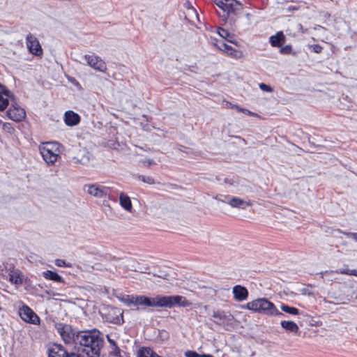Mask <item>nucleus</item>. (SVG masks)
<instances>
[{"mask_svg": "<svg viewBox=\"0 0 357 357\" xmlns=\"http://www.w3.org/2000/svg\"><path fill=\"white\" fill-rule=\"evenodd\" d=\"M56 328L66 343L75 344L77 332L74 331L70 325L59 323L56 324Z\"/></svg>", "mask_w": 357, "mask_h": 357, "instance_id": "20e7f679", "label": "nucleus"}, {"mask_svg": "<svg viewBox=\"0 0 357 357\" xmlns=\"http://www.w3.org/2000/svg\"><path fill=\"white\" fill-rule=\"evenodd\" d=\"M107 321L116 324H121L123 322V312L117 307L109 308L107 314Z\"/></svg>", "mask_w": 357, "mask_h": 357, "instance_id": "9d476101", "label": "nucleus"}, {"mask_svg": "<svg viewBox=\"0 0 357 357\" xmlns=\"http://www.w3.org/2000/svg\"><path fill=\"white\" fill-rule=\"evenodd\" d=\"M185 6L188 9L187 15L190 18V20L194 22V19H196L197 21H199V15L197 10L193 7L189 6V1H187L185 3Z\"/></svg>", "mask_w": 357, "mask_h": 357, "instance_id": "5701e85b", "label": "nucleus"}, {"mask_svg": "<svg viewBox=\"0 0 357 357\" xmlns=\"http://www.w3.org/2000/svg\"><path fill=\"white\" fill-rule=\"evenodd\" d=\"M119 203L120 205L127 211L131 212L132 209V205L130 197L123 192H121L119 195Z\"/></svg>", "mask_w": 357, "mask_h": 357, "instance_id": "a211bd4d", "label": "nucleus"}, {"mask_svg": "<svg viewBox=\"0 0 357 357\" xmlns=\"http://www.w3.org/2000/svg\"><path fill=\"white\" fill-rule=\"evenodd\" d=\"M55 265L59 267H71V264L70 263H67L65 260L60 259L55 260Z\"/></svg>", "mask_w": 357, "mask_h": 357, "instance_id": "f704fd0d", "label": "nucleus"}, {"mask_svg": "<svg viewBox=\"0 0 357 357\" xmlns=\"http://www.w3.org/2000/svg\"><path fill=\"white\" fill-rule=\"evenodd\" d=\"M139 305L151 307H168L172 308L175 305L181 307H189L192 305L185 297L176 296H161L158 295L155 297H147L146 296H139Z\"/></svg>", "mask_w": 357, "mask_h": 357, "instance_id": "f03ea898", "label": "nucleus"}, {"mask_svg": "<svg viewBox=\"0 0 357 357\" xmlns=\"http://www.w3.org/2000/svg\"><path fill=\"white\" fill-rule=\"evenodd\" d=\"M19 314L20 317L26 322H29L33 324H36L39 322V317L28 306L24 305L20 308Z\"/></svg>", "mask_w": 357, "mask_h": 357, "instance_id": "1a4fd4ad", "label": "nucleus"}, {"mask_svg": "<svg viewBox=\"0 0 357 357\" xmlns=\"http://www.w3.org/2000/svg\"><path fill=\"white\" fill-rule=\"evenodd\" d=\"M64 121L68 126L77 125L80 121V116L73 111H67L64 114Z\"/></svg>", "mask_w": 357, "mask_h": 357, "instance_id": "2eb2a0df", "label": "nucleus"}, {"mask_svg": "<svg viewBox=\"0 0 357 357\" xmlns=\"http://www.w3.org/2000/svg\"><path fill=\"white\" fill-rule=\"evenodd\" d=\"M347 236L357 241V233L349 232L347 234Z\"/></svg>", "mask_w": 357, "mask_h": 357, "instance_id": "79ce46f5", "label": "nucleus"}, {"mask_svg": "<svg viewBox=\"0 0 357 357\" xmlns=\"http://www.w3.org/2000/svg\"><path fill=\"white\" fill-rule=\"evenodd\" d=\"M233 294L234 298L238 301H243L248 296V291L247 289L241 285H236L234 287Z\"/></svg>", "mask_w": 357, "mask_h": 357, "instance_id": "dca6fc26", "label": "nucleus"}, {"mask_svg": "<svg viewBox=\"0 0 357 357\" xmlns=\"http://www.w3.org/2000/svg\"><path fill=\"white\" fill-rule=\"evenodd\" d=\"M280 325L288 332L296 333L299 330L297 324L291 321H282Z\"/></svg>", "mask_w": 357, "mask_h": 357, "instance_id": "aec40b11", "label": "nucleus"}, {"mask_svg": "<svg viewBox=\"0 0 357 357\" xmlns=\"http://www.w3.org/2000/svg\"><path fill=\"white\" fill-rule=\"evenodd\" d=\"M229 201V205L232 208L245 209L246 206H250L252 205V203L250 201H245L241 198L236 197H231V199Z\"/></svg>", "mask_w": 357, "mask_h": 357, "instance_id": "f3484780", "label": "nucleus"}, {"mask_svg": "<svg viewBox=\"0 0 357 357\" xmlns=\"http://www.w3.org/2000/svg\"><path fill=\"white\" fill-rule=\"evenodd\" d=\"M186 357H198L199 354L194 351H188L185 353Z\"/></svg>", "mask_w": 357, "mask_h": 357, "instance_id": "ea45409f", "label": "nucleus"}, {"mask_svg": "<svg viewBox=\"0 0 357 357\" xmlns=\"http://www.w3.org/2000/svg\"><path fill=\"white\" fill-rule=\"evenodd\" d=\"M259 88L262 91H266V92H271L273 91L271 86H269L268 85H267V84H266L264 83H261L259 84Z\"/></svg>", "mask_w": 357, "mask_h": 357, "instance_id": "4c0bfd02", "label": "nucleus"}, {"mask_svg": "<svg viewBox=\"0 0 357 357\" xmlns=\"http://www.w3.org/2000/svg\"><path fill=\"white\" fill-rule=\"evenodd\" d=\"M248 310L271 317H284V314L280 312L274 305L266 298H257L247 303Z\"/></svg>", "mask_w": 357, "mask_h": 357, "instance_id": "7ed1b4c3", "label": "nucleus"}, {"mask_svg": "<svg viewBox=\"0 0 357 357\" xmlns=\"http://www.w3.org/2000/svg\"><path fill=\"white\" fill-rule=\"evenodd\" d=\"M43 275L46 279L61 283L64 282V280L63 279V278L56 272H53L52 271H47L43 273Z\"/></svg>", "mask_w": 357, "mask_h": 357, "instance_id": "4be33fe9", "label": "nucleus"}, {"mask_svg": "<svg viewBox=\"0 0 357 357\" xmlns=\"http://www.w3.org/2000/svg\"><path fill=\"white\" fill-rule=\"evenodd\" d=\"M40 153L48 165H53L59 156V153L50 151V149L45 148H39Z\"/></svg>", "mask_w": 357, "mask_h": 357, "instance_id": "f8f14e48", "label": "nucleus"}, {"mask_svg": "<svg viewBox=\"0 0 357 357\" xmlns=\"http://www.w3.org/2000/svg\"><path fill=\"white\" fill-rule=\"evenodd\" d=\"M93 155L86 149H79L77 155L73 157L72 160L74 163H80L87 165L91 160Z\"/></svg>", "mask_w": 357, "mask_h": 357, "instance_id": "ddd939ff", "label": "nucleus"}, {"mask_svg": "<svg viewBox=\"0 0 357 357\" xmlns=\"http://www.w3.org/2000/svg\"><path fill=\"white\" fill-rule=\"evenodd\" d=\"M126 302L128 303V304H132L133 305H135V306H138L139 305V296H136V295H130V296H128L126 299Z\"/></svg>", "mask_w": 357, "mask_h": 357, "instance_id": "c85d7f7f", "label": "nucleus"}, {"mask_svg": "<svg viewBox=\"0 0 357 357\" xmlns=\"http://www.w3.org/2000/svg\"><path fill=\"white\" fill-rule=\"evenodd\" d=\"M213 317L215 319H218L220 321H225L227 319V316L225 313L224 311H214L213 314Z\"/></svg>", "mask_w": 357, "mask_h": 357, "instance_id": "7c9ffc66", "label": "nucleus"}, {"mask_svg": "<svg viewBox=\"0 0 357 357\" xmlns=\"http://www.w3.org/2000/svg\"><path fill=\"white\" fill-rule=\"evenodd\" d=\"M291 51V46L286 45L280 49V52L282 54H289Z\"/></svg>", "mask_w": 357, "mask_h": 357, "instance_id": "58836bf2", "label": "nucleus"}, {"mask_svg": "<svg viewBox=\"0 0 357 357\" xmlns=\"http://www.w3.org/2000/svg\"><path fill=\"white\" fill-rule=\"evenodd\" d=\"M3 128L9 133H13L14 132V128L11 126V124L9 123H4L3 126Z\"/></svg>", "mask_w": 357, "mask_h": 357, "instance_id": "e433bc0d", "label": "nucleus"}, {"mask_svg": "<svg viewBox=\"0 0 357 357\" xmlns=\"http://www.w3.org/2000/svg\"><path fill=\"white\" fill-rule=\"evenodd\" d=\"M218 33L220 37L225 38L228 42L234 43L233 40L231 39L233 36L229 33L227 30L223 28H218Z\"/></svg>", "mask_w": 357, "mask_h": 357, "instance_id": "a878e982", "label": "nucleus"}, {"mask_svg": "<svg viewBox=\"0 0 357 357\" xmlns=\"http://www.w3.org/2000/svg\"><path fill=\"white\" fill-rule=\"evenodd\" d=\"M232 107L236 108L238 111H244L245 110V109H241L240 107H238L237 105H233Z\"/></svg>", "mask_w": 357, "mask_h": 357, "instance_id": "a18cd8bd", "label": "nucleus"}, {"mask_svg": "<svg viewBox=\"0 0 357 357\" xmlns=\"http://www.w3.org/2000/svg\"><path fill=\"white\" fill-rule=\"evenodd\" d=\"M10 100L12 101V104L9 109L7 111L8 117L17 122L22 121L26 116L25 110L17 105L15 100Z\"/></svg>", "mask_w": 357, "mask_h": 357, "instance_id": "39448f33", "label": "nucleus"}, {"mask_svg": "<svg viewBox=\"0 0 357 357\" xmlns=\"http://www.w3.org/2000/svg\"><path fill=\"white\" fill-rule=\"evenodd\" d=\"M214 45L218 49L233 58L241 59L243 56L242 51L236 50L222 41H217Z\"/></svg>", "mask_w": 357, "mask_h": 357, "instance_id": "0eeeda50", "label": "nucleus"}, {"mask_svg": "<svg viewBox=\"0 0 357 357\" xmlns=\"http://www.w3.org/2000/svg\"><path fill=\"white\" fill-rule=\"evenodd\" d=\"M138 178H139V179L140 181H142L144 183H148V184H150V185H152V184L155 183L154 178L153 177L150 176L140 175V176H139Z\"/></svg>", "mask_w": 357, "mask_h": 357, "instance_id": "2f4dec72", "label": "nucleus"}, {"mask_svg": "<svg viewBox=\"0 0 357 357\" xmlns=\"http://www.w3.org/2000/svg\"><path fill=\"white\" fill-rule=\"evenodd\" d=\"M284 36L282 31L278 32L275 35L270 37V43L273 47H281L284 43Z\"/></svg>", "mask_w": 357, "mask_h": 357, "instance_id": "6ab92c4d", "label": "nucleus"}, {"mask_svg": "<svg viewBox=\"0 0 357 357\" xmlns=\"http://www.w3.org/2000/svg\"><path fill=\"white\" fill-rule=\"evenodd\" d=\"M142 164L145 167H150L151 165H155V162L153 159H146L142 161Z\"/></svg>", "mask_w": 357, "mask_h": 357, "instance_id": "c9c22d12", "label": "nucleus"}, {"mask_svg": "<svg viewBox=\"0 0 357 357\" xmlns=\"http://www.w3.org/2000/svg\"><path fill=\"white\" fill-rule=\"evenodd\" d=\"M231 197L232 196H230V195H217L215 197V199L219 202H222L227 203V204H229V200L231 199Z\"/></svg>", "mask_w": 357, "mask_h": 357, "instance_id": "473e14b6", "label": "nucleus"}, {"mask_svg": "<svg viewBox=\"0 0 357 357\" xmlns=\"http://www.w3.org/2000/svg\"><path fill=\"white\" fill-rule=\"evenodd\" d=\"M84 58L88 65L94 70L105 73L107 70L105 62L96 55H84Z\"/></svg>", "mask_w": 357, "mask_h": 357, "instance_id": "423d86ee", "label": "nucleus"}, {"mask_svg": "<svg viewBox=\"0 0 357 357\" xmlns=\"http://www.w3.org/2000/svg\"><path fill=\"white\" fill-rule=\"evenodd\" d=\"M5 95L10 100H14V96L13 93L3 84L0 83V96Z\"/></svg>", "mask_w": 357, "mask_h": 357, "instance_id": "c756f323", "label": "nucleus"}, {"mask_svg": "<svg viewBox=\"0 0 357 357\" xmlns=\"http://www.w3.org/2000/svg\"><path fill=\"white\" fill-rule=\"evenodd\" d=\"M216 6L222 9L223 11L229 13H235L238 9V6H241L240 1H231L228 3V1H215Z\"/></svg>", "mask_w": 357, "mask_h": 357, "instance_id": "4468645a", "label": "nucleus"}, {"mask_svg": "<svg viewBox=\"0 0 357 357\" xmlns=\"http://www.w3.org/2000/svg\"><path fill=\"white\" fill-rule=\"evenodd\" d=\"M9 104L8 98H4L0 96V111L4 110Z\"/></svg>", "mask_w": 357, "mask_h": 357, "instance_id": "72a5a7b5", "label": "nucleus"}, {"mask_svg": "<svg viewBox=\"0 0 357 357\" xmlns=\"http://www.w3.org/2000/svg\"><path fill=\"white\" fill-rule=\"evenodd\" d=\"M312 48V50L316 53H320L322 50V47L319 45H313Z\"/></svg>", "mask_w": 357, "mask_h": 357, "instance_id": "a19ab883", "label": "nucleus"}, {"mask_svg": "<svg viewBox=\"0 0 357 357\" xmlns=\"http://www.w3.org/2000/svg\"><path fill=\"white\" fill-rule=\"evenodd\" d=\"M349 271H350L349 269L342 268V269H339V270H336V271H326L324 272H321V274L322 275V277H324V275L329 276L334 273L349 275Z\"/></svg>", "mask_w": 357, "mask_h": 357, "instance_id": "cd10ccee", "label": "nucleus"}, {"mask_svg": "<svg viewBox=\"0 0 357 357\" xmlns=\"http://www.w3.org/2000/svg\"><path fill=\"white\" fill-rule=\"evenodd\" d=\"M281 310L288 314H292V315H298L299 314V310L296 307H291L285 304H282L280 305Z\"/></svg>", "mask_w": 357, "mask_h": 357, "instance_id": "b1692460", "label": "nucleus"}, {"mask_svg": "<svg viewBox=\"0 0 357 357\" xmlns=\"http://www.w3.org/2000/svg\"><path fill=\"white\" fill-rule=\"evenodd\" d=\"M26 45L29 50V51L35 55H40L42 54V48L38 40V39L33 36L32 34L29 33L26 36Z\"/></svg>", "mask_w": 357, "mask_h": 357, "instance_id": "9b49d317", "label": "nucleus"}, {"mask_svg": "<svg viewBox=\"0 0 357 357\" xmlns=\"http://www.w3.org/2000/svg\"><path fill=\"white\" fill-rule=\"evenodd\" d=\"M137 357H161L151 348L142 347L137 351Z\"/></svg>", "mask_w": 357, "mask_h": 357, "instance_id": "412c9836", "label": "nucleus"}, {"mask_svg": "<svg viewBox=\"0 0 357 357\" xmlns=\"http://www.w3.org/2000/svg\"><path fill=\"white\" fill-rule=\"evenodd\" d=\"M349 275L357 276V269L350 270V271L349 272Z\"/></svg>", "mask_w": 357, "mask_h": 357, "instance_id": "37998d69", "label": "nucleus"}, {"mask_svg": "<svg viewBox=\"0 0 357 357\" xmlns=\"http://www.w3.org/2000/svg\"><path fill=\"white\" fill-rule=\"evenodd\" d=\"M1 310V307H0V310Z\"/></svg>", "mask_w": 357, "mask_h": 357, "instance_id": "09e8293b", "label": "nucleus"}, {"mask_svg": "<svg viewBox=\"0 0 357 357\" xmlns=\"http://www.w3.org/2000/svg\"><path fill=\"white\" fill-rule=\"evenodd\" d=\"M287 10H297V8L296 7H291V6H289V7L287 8Z\"/></svg>", "mask_w": 357, "mask_h": 357, "instance_id": "49530a36", "label": "nucleus"}, {"mask_svg": "<svg viewBox=\"0 0 357 357\" xmlns=\"http://www.w3.org/2000/svg\"><path fill=\"white\" fill-rule=\"evenodd\" d=\"M84 190L86 192L96 197L103 198L107 196L108 188L104 186H101L97 184L86 185Z\"/></svg>", "mask_w": 357, "mask_h": 357, "instance_id": "6e6552de", "label": "nucleus"}, {"mask_svg": "<svg viewBox=\"0 0 357 357\" xmlns=\"http://www.w3.org/2000/svg\"><path fill=\"white\" fill-rule=\"evenodd\" d=\"M9 280L15 284H19L22 282V280L20 275V274L17 272H13L12 271L9 274Z\"/></svg>", "mask_w": 357, "mask_h": 357, "instance_id": "bb28decb", "label": "nucleus"}, {"mask_svg": "<svg viewBox=\"0 0 357 357\" xmlns=\"http://www.w3.org/2000/svg\"><path fill=\"white\" fill-rule=\"evenodd\" d=\"M75 345L78 354L69 353L62 345L54 344L48 350V357H100L104 340L98 330L78 331Z\"/></svg>", "mask_w": 357, "mask_h": 357, "instance_id": "f257e3e1", "label": "nucleus"}, {"mask_svg": "<svg viewBox=\"0 0 357 357\" xmlns=\"http://www.w3.org/2000/svg\"><path fill=\"white\" fill-rule=\"evenodd\" d=\"M198 357H213V356L211 355H209V354H199Z\"/></svg>", "mask_w": 357, "mask_h": 357, "instance_id": "c03bdc74", "label": "nucleus"}, {"mask_svg": "<svg viewBox=\"0 0 357 357\" xmlns=\"http://www.w3.org/2000/svg\"><path fill=\"white\" fill-rule=\"evenodd\" d=\"M107 339H108L109 342H110L111 344H115L114 341L112 340L108 336H107Z\"/></svg>", "mask_w": 357, "mask_h": 357, "instance_id": "de8ad7c7", "label": "nucleus"}, {"mask_svg": "<svg viewBox=\"0 0 357 357\" xmlns=\"http://www.w3.org/2000/svg\"><path fill=\"white\" fill-rule=\"evenodd\" d=\"M59 146L58 142H46L43 146H40L39 148H45L50 149V151L59 153Z\"/></svg>", "mask_w": 357, "mask_h": 357, "instance_id": "393cba45", "label": "nucleus"}]
</instances>
